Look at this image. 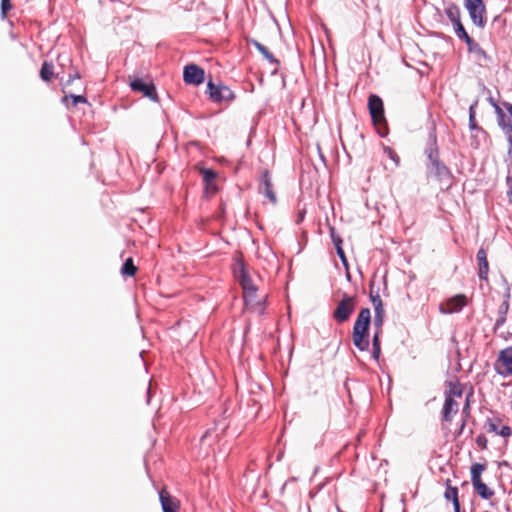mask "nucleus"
Instances as JSON below:
<instances>
[{
  "label": "nucleus",
  "instance_id": "nucleus-1",
  "mask_svg": "<svg viewBox=\"0 0 512 512\" xmlns=\"http://www.w3.org/2000/svg\"><path fill=\"white\" fill-rule=\"evenodd\" d=\"M234 275L242 287L246 309L261 315L264 314L267 295H258L256 280L243 262H238L235 265Z\"/></svg>",
  "mask_w": 512,
  "mask_h": 512
},
{
  "label": "nucleus",
  "instance_id": "nucleus-2",
  "mask_svg": "<svg viewBox=\"0 0 512 512\" xmlns=\"http://www.w3.org/2000/svg\"><path fill=\"white\" fill-rule=\"evenodd\" d=\"M371 323V313L369 308H362L354 323L352 340L353 344L361 351H366L369 347V327Z\"/></svg>",
  "mask_w": 512,
  "mask_h": 512
},
{
  "label": "nucleus",
  "instance_id": "nucleus-3",
  "mask_svg": "<svg viewBox=\"0 0 512 512\" xmlns=\"http://www.w3.org/2000/svg\"><path fill=\"white\" fill-rule=\"evenodd\" d=\"M429 178L436 182L441 190L448 189L452 184V174L450 170L430 152Z\"/></svg>",
  "mask_w": 512,
  "mask_h": 512
},
{
  "label": "nucleus",
  "instance_id": "nucleus-4",
  "mask_svg": "<svg viewBox=\"0 0 512 512\" xmlns=\"http://www.w3.org/2000/svg\"><path fill=\"white\" fill-rule=\"evenodd\" d=\"M356 308V297L343 294L342 299L338 302L332 317L338 323H344L349 320Z\"/></svg>",
  "mask_w": 512,
  "mask_h": 512
},
{
  "label": "nucleus",
  "instance_id": "nucleus-5",
  "mask_svg": "<svg viewBox=\"0 0 512 512\" xmlns=\"http://www.w3.org/2000/svg\"><path fill=\"white\" fill-rule=\"evenodd\" d=\"M486 469L485 464L474 463L471 466V481L477 493L484 499H489L494 493L482 482L481 474Z\"/></svg>",
  "mask_w": 512,
  "mask_h": 512
},
{
  "label": "nucleus",
  "instance_id": "nucleus-6",
  "mask_svg": "<svg viewBox=\"0 0 512 512\" xmlns=\"http://www.w3.org/2000/svg\"><path fill=\"white\" fill-rule=\"evenodd\" d=\"M495 371L504 377L512 376V347L501 350L494 363Z\"/></svg>",
  "mask_w": 512,
  "mask_h": 512
},
{
  "label": "nucleus",
  "instance_id": "nucleus-7",
  "mask_svg": "<svg viewBox=\"0 0 512 512\" xmlns=\"http://www.w3.org/2000/svg\"><path fill=\"white\" fill-rule=\"evenodd\" d=\"M368 109L375 126L379 127L380 125L385 124L386 119L384 115L383 101L378 95L371 94L369 96Z\"/></svg>",
  "mask_w": 512,
  "mask_h": 512
},
{
  "label": "nucleus",
  "instance_id": "nucleus-8",
  "mask_svg": "<svg viewBox=\"0 0 512 512\" xmlns=\"http://www.w3.org/2000/svg\"><path fill=\"white\" fill-rule=\"evenodd\" d=\"M129 85L132 91L141 93L150 100L158 102L156 87L152 82H144L140 78H133L130 79Z\"/></svg>",
  "mask_w": 512,
  "mask_h": 512
},
{
  "label": "nucleus",
  "instance_id": "nucleus-9",
  "mask_svg": "<svg viewBox=\"0 0 512 512\" xmlns=\"http://www.w3.org/2000/svg\"><path fill=\"white\" fill-rule=\"evenodd\" d=\"M210 98L214 102L231 101L234 99L232 90L225 85H215L212 81L207 85Z\"/></svg>",
  "mask_w": 512,
  "mask_h": 512
},
{
  "label": "nucleus",
  "instance_id": "nucleus-10",
  "mask_svg": "<svg viewBox=\"0 0 512 512\" xmlns=\"http://www.w3.org/2000/svg\"><path fill=\"white\" fill-rule=\"evenodd\" d=\"M258 191L260 194H263L271 204L275 205L277 203V196L268 170H264L261 174Z\"/></svg>",
  "mask_w": 512,
  "mask_h": 512
},
{
  "label": "nucleus",
  "instance_id": "nucleus-11",
  "mask_svg": "<svg viewBox=\"0 0 512 512\" xmlns=\"http://www.w3.org/2000/svg\"><path fill=\"white\" fill-rule=\"evenodd\" d=\"M467 305V297L464 294H458L449 298L445 303H442L439 310L443 314H452L462 310Z\"/></svg>",
  "mask_w": 512,
  "mask_h": 512
},
{
  "label": "nucleus",
  "instance_id": "nucleus-12",
  "mask_svg": "<svg viewBox=\"0 0 512 512\" xmlns=\"http://www.w3.org/2000/svg\"><path fill=\"white\" fill-rule=\"evenodd\" d=\"M370 300L375 311L374 326L380 329L383 325L385 311L379 293L377 291L374 292L373 290L372 282L370 283Z\"/></svg>",
  "mask_w": 512,
  "mask_h": 512
},
{
  "label": "nucleus",
  "instance_id": "nucleus-13",
  "mask_svg": "<svg viewBox=\"0 0 512 512\" xmlns=\"http://www.w3.org/2000/svg\"><path fill=\"white\" fill-rule=\"evenodd\" d=\"M184 82L199 85L204 81V70L195 64L185 66L183 72Z\"/></svg>",
  "mask_w": 512,
  "mask_h": 512
},
{
  "label": "nucleus",
  "instance_id": "nucleus-14",
  "mask_svg": "<svg viewBox=\"0 0 512 512\" xmlns=\"http://www.w3.org/2000/svg\"><path fill=\"white\" fill-rule=\"evenodd\" d=\"M199 172L205 183V194L208 196L215 195L218 191L216 185L217 173L214 170L207 168H200Z\"/></svg>",
  "mask_w": 512,
  "mask_h": 512
},
{
  "label": "nucleus",
  "instance_id": "nucleus-15",
  "mask_svg": "<svg viewBox=\"0 0 512 512\" xmlns=\"http://www.w3.org/2000/svg\"><path fill=\"white\" fill-rule=\"evenodd\" d=\"M159 499L163 512H177L180 508L179 500L173 497L166 488L159 492Z\"/></svg>",
  "mask_w": 512,
  "mask_h": 512
},
{
  "label": "nucleus",
  "instance_id": "nucleus-16",
  "mask_svg": "<svg viewBox=\"0 0 512 512\" xmlns=\"http://www.w3.org/2000/svg\"><path fill=\"white\" fill-rule=\"evenodd\" d=\"M266 20L270 24V30L276 28L279 32H281L283 30L288 31L292 29L290 20L285 12L280 14L279 19H275L272 15H268Z\"/></svg>",
  "mask_w": 512,
  "mask_h": 512
},
{
  "label": "nucleus",
  "instance_id": "nucleus-17",
  "mask_svg": "<svg viewBox=\"0 0 512 512\" xmlns=\"http://www.w3.org/2000/svg\"><path fill=\"white\" fill-rule=\"evenodd\" d=\"M478 262V276L481 280H488L489 262L487 259V252L484 248H480L476 255Z\"/></svg>",
  "mask_w": 512,
  "mask_h": 512
},
{
  "label": "nucleus",
  "instance_id": "nucleus-18",
  "mask_svg": "<svg viewBox=\"0 0 512 512\" xmlns=\"http://www.w3.org/2000/svg\"><path fill=\"white\" fill-rule=\"evenodd\" d=\"M458 411L459 404L456 400H453L451 398L445 399L442 408V421L450 423L453 419V416L456 415Z\"/></svg>",
  "mask_w": 512,
  "mask_h": 512
},
{
  "label": "nucleus",
  "instance_id": "nucleus-19",
  "mask_svg": "<svg viewBox=\"0 0 512 512\" xmlns=\"http://www.w3.org/2000/svg\"><path fill=\"white\" fill-rule=\"evenodd\" d=\"M469 15L471 17V20L473 23L479 27L483 28V15L485 13V6L483 4L478 5H469V7H466Z\"/></svg>",
  "mask_w": 512,
  "mask_h": 512
},
{
  "label": "nucleus",
  "instance_id": "nucleus-20",
  "mask_svg": "<svg viewBox=\"0 0 512 512\" xmlns=\"http://www.w3.org/2000/svg\"><path fill=\"white\" fill-rule=\"evenodd\" d=\"M446 15L453 24L455 32H466L460 20V10L457 6H451L446 9Z\"/></svg>",
  "mask_w": 512,
  "mask_h": 512
},
{
  "label": "nucleus",
  "instance_id": "nucleus-21",
  "mask_svg": "<svg viewBox=\"0 0 512 512\" xmlns=\"http://www.w3.org/2000/svg\"><path fill=\"white\" fill-rule=\"evenodd\" d=\"M463 395V385L459 381L447 382V389L445 391V399L451 398L456 400Z\"/></svg>",
  "mask_w": 512,
  "mask_h": 512
},
{
  "label": "nucleus",
  "instance_id": "nucleus-22",
  "mask_svg": "<svg viewBox=\"0 0 512 512\" xmlns=\"http://www.w3.org/2000/svg\"><path fill=\"white\" fill-rule=\"evenodd\" d=\"M451 481L447 480V487L444 493V496L447 500H451L453 502V507L455 512H460V503L458 499V489L457 487H453L450 485Z\"/></svg>",
  "mask_w": 512,
  "mask_h": 512
},
{
  "label": "nucleus",
  "instance_id": "nucleus-23",
  "mask_svg": "<svg viewBox=\"0 0 512 512\" xmlns=\"http://www.w3.org/2000/svg\"><path fill=\"white\" fill-rule=\"evenodd\" d=\"M40 77L45 82H49L55 77L54 66L52 63L47 61L43 62L40 70Z\"/></svg>",
  "mask_w": 512,
  "mask_h": 512
},
{
  "label": "nucleus",
  "instance_id": "nucleus-24",
  "mask_svg": "<svg viewBox=\"0 0 512 512\" xmlns=\"http://www.w3.org/2000/svg\"><path fill=\"white\" fill-rule=\"evenodd\" d=\"M375 328H376V331L374 333L373 340H372V348H373L372 355L375 360H378L380 357V354H381L380 334L382 331V327L380 329L377 327H375Z\"/></svg>",
  "mask_w": 512,
  "mask_h": 512
},
{
  "label": "nucleus",
  "instance_id": "nucleus-25",
  "mask_svg": "<svg viewBox=\"0 0 512 512\" xmlns=\"http://www.w3.org/2000/svg\"><path fill=\"white\" fill-rule=\"evenodd\" d=\"M508 310H509V302H508V299H506L499 306V309H498L499 316H498V318L496 320L495 328H498V327L502 326L505 323L506 315L508 313Z\"/></svg>",
  "mask_w": 512,
  "mask_h": 512
},
{
  "label": "nucleus",
  "instance_id": "nucleus-26",
  "mask_svg": "<svg viewBox=\"0 0 512 512\" xmlns=\"http://www.w3.org/2000/svg\"><path fill=\"white\" fill-rule=\"evenodd\" d=\"M138 268L135 266L133 259L127 258L121 268V274L123 276L133 277L135 276Z\"/></svg>",
  "mask_w": 512,
  "mask_h": 512
},
{
  "label": "nucleus",
  "instance_id": "nucleus-27",
  "mask_svg": "<svg viewBox=\"0 0 512 512\" xmlns=\"http://www.w3.org/2000/svg\"><path fill=\"white\" fill-rule=\"evenodd\" d=\"M498 125L504 131L508 140L512 142V122L510 119H507L506 116L497 120Z\"/></svg>",
  "mask_w": 512,
  "mask_h": 512
},
{
  "label": "nucleus",
  "instance_id": "nucleus-28",
  "mask_svg": "<svg viewBox=\"0 0 512 512\" xmlns=\"http://www.w3.org/2000/svg\"><path fill=\"white\" fill-rule=\"evenodd\" d=\"M331 237H332V241H333V243L335 245L336 252H337L338 256L341 258V260L344 263H346L345 253H344L343 248H342V239L340 238V236L335 235L333 229L331 230Z\"/></svg>",
  "mask_w": 512,
  "mask_h": 512
},
{
  "label": "nucleus",
  "instance_id": "nucleus-29",
  "mask_svg": "<svg viewBox=\"0 0 512 512\" xmlns=\"http://www.w3.org/2000/svg\"><path fill=\"white\" fill-rule=\"evenodd\" d=\"M254 46L258 49V51L270 62L277 63V60L274 56L268 51V49L262 45L260 42L253 40Z\"/></svg>",
  "mask_w": 512,
  "mask_h": 512
},
{
  "label": "nucleus",
  "instance_id": "nucleus-30",
  "mask_svg": "<svg viewBox=\"0 0 512 512\" xmlns=\"http://www.w3.org/2000/svg\"><path fill=\"white\" fill-rule=\"evenodd\" d=\"M478 105V101H474V103L469 108V127L471 130L477 129V122H476V107Z\"/></svg>",
  "mask_w": 512,
  "mask_h": 512
},
{
  "label": "nucleus",
  "instance_id": "nucleus-31",
  "mask_svg": "<svg viewBox=\"0 0 512 512\" xmlns=\"http://www.w3.org/2000/svg\"><path fill=\"white\" fill-rule=\"evenodd\" d=\"M68 99H72V105L76 106L78 103H87L86 97L82 95H70V96H64L63 102H67Z\"/></svg>",
  "mask_w": 512,
  "mask_h": 512
},
{
  "label": "nucleus",
  "instance_id": "nucleus-32",
  "mask_svg": "<svg viewBox=\"0 0 512 512\" xmlns=\"http://www.w3.org/2000/svg\"><path fill=\"white\" fill-rule=\"evenodd\" d=\"M500 422L499 419H487L486 421V425H487V431L490 432V433H496L498 434L499 430L498 429V423Z\"/></svg>",
  "mask_w": 512,
  "mask_h": 512
},
{
  "label": "nucleus",
  "instance_id": "nucleus-33",
  "mask_svg": "<svg viewBox=\"0 0 512 512\" xmlns=\"http://www.w3.org/2000/svg\"><path fill=\"white\" fill-rule=\"evenodd\" d=\"M459 36L467 43L469 51H480L478 45L473 42L469 34H459Z\"/></svg>",
  "mask_w": 512,
  "mask_h": 512
},
{
  "label": "nucleus",
  "instance_id": "nucleus-34",
  "mask_svg": "<svg viewBox=\"0 0 512 512\" xmlns=\"http://www.w3.org/2000/svg\"><path fill=\"white\" fill-rule=\"evenodd\" d=\"M384 152L394 162V165L397 167L400 163V157L398 156V154L389 147H385Z\"/></svg>",
  "mask_w": 512,
  "mask_h": 512
},
{
  "label": "nucleus",
  "instance_id": "nucleus-35",
  "mask_svg": "<svg viewBox=\"0 0 512 512\" xmlns=\"http://www.w3.org/2000/svg\"><path fill=\"white\" fill-rule=\"evenodd\" d=\"M476 443L480 449L484 450L487 448L488 440L484 434H479L476 437Z\"/></svg>",
  "mask_w": 512,
  "mask_h": 512
},
{
  "label": "nucleus",
  "instance_id": "nucleus-36",
  "mask_svg": "<svg viewBox=\"0 0 512 512\" xmlns=\"http://www.w3.org/2000/svg\"><path fill=\"white\" fill-rule=\"evenodd\" d=\"M11 8V0H1V13L3 17L6 16V14L11 10Z\"/></svg>",
  "mask_w": 512,
  "mask_h": 512
},
{
  "label": "nucleus",
  "instance_id": "nucleus-37",
  "mask_svg": "<svg viewBox=\"0 0 512 512\" xmlns=\"http://www.w3.org/2000/svg\"><path fill=\"white\" fill-rule=\"evenodd\" d=\"M512 434V429L509 426H502L498 432V435L502 437H509Z\"/></svg>",
  "mask_w": 512,
  "mask_h": 512
},
{
  "label": "nucleus",
  "instance_id": "nucleus-38",
  "mask_svg": "<svg viewBox=\"0 0 512 512\" xmlns=\"http://www.w3.org/2000/svg\"><path fill=\"white\" fill-rule=\"evenodd\" d=\"M506 184L508 186L507 196L509 198V202L512 203V175L507 177Z\"/></svg>",
  "mask_w": 512,
  "mask_h": 512
},
{
  "label": "nucleus",
  "instance_id": "nucleus-39",
  "mask_svg": "<svg viewBox=\"0 0 512 512\" xmlns=\"http://www.w3.org/2000/svg\"><path fill=\"white\" fill-rule=\"evenodd\" d=\"M493 108H494L495 113L497 115V120L500 119V118L505 117V114H504L502 108L497 103H493Z\"/></svg>",
  "mask_w": 512,
  "mask_h": 512
},
{
  "label": "nucleus",
  "instance_id": "nucleus-40",
  "mask_svg": "<svg viewBox=\"0 0 512 512\" xmlns=\"http://www.w3.org/2000/svg\"><path fill=\"white\" fill-rule=\"evenodd\" d=\"M493 108H494L495 113L497 115V120L500 119V118L505 117V114H504L502 108L497 103H493Z\"/></svg>",
  "mask_w": 512,
  "mask_h": 512
},
{
  "label": "nucleus",
  "instance_id": "nucleus-41",
  "mask_svg": "<svg viewBox=\"0 0 512 512\" xmlns=\"http://www.w3.org/2000/svg\"><path fill=\"white\" fill-rule=\"evenodd\" d=\"M483 4V0H465V6Z\"/></svg>",
  "mask_w": 512,
  "mask_h": 512
},
{
  "label": "nucleus",
  "instance_id": "nucleus-42",
  "mask_svg": "<svg viewBox=\"0 0 512 512\" xmlns=\"http://www.w3.org/2000/svg\"><path fill=\"white\" fill-rule=\"evenodd\" d=\"M504 107L507 109V111L509 112V114L512 117V104L506 102V103H504Z\"/></svg>",
  "mask_w": 512,
  "mask_h": 512
},
{
  "label": "nucleus",
  "instance_id": "nucleus-43",
  "mask_svg": "<svg viewBox=\"0 0 512 512\" xmlns=\"http://www.w3.org/2000/svg\"><path fill=\"white\" fill-rule=\"evenodd\" d=\"M469 408H470L469 400L467 399L466 404H465V406L463 408V413L468 414L469 413Z\"/></svg>",
  "mask_w": 512,
  "mask_h": 512
},
{
  "label": "nucleus",
  "instance_id": "nucleus-44",
  "mask_svg": "<svg viewBox=\"0 0 512 512\" xmlns=\"http://www.w3.org/2000/svg\"><path fill=\"white\" fill-rule=\"evenodd\" d=\"M79 78H80L79 73H75L74 75H70L68 83L72 82L74 79H79Z\"/></svg>",
  "mask_w": 512,
  "mask_h": 512
},
{
  "label": "nucleus",
  "instance_id": "nucleus-45",
  "mask_svg": "<svg viewBox=\"0 0 512 512\" xmlns=\"http://www.w3.org/2000/svg\"><path fill=\"white\" fill-rule=\"evenodd\" d=\"M465 425H466V420L464 419V420L462 421V424H461V427H460V431H459V433H461V432H462V430H463V428L465 427Z\"/></svg>",
  "mask_w": 512,
  "mask_h": 512
},
{
  "label": "nucleus",
  "instance_id": "nucleus-46",
  "mask_svg": "<svg viewBox=\"0 0 512 512\" xmlns=\"http://www.w3.org/2000/svg\"><path fill=\"white\" fill-rule=\"evenodd\" d=\"M489 102H490V104H491L492 106H493V103H496V102H495V100H494L492 97H490V98H489Z\"/></svg>",
  "mask_w": 512,
  "mask_h": 512
},
{
  "label": "nucleus",
  "instance_id": "nucleus-47",
  "mask_svg": "<svg viewBox=\"0 0 512 512\" xmlns=\"http://www.w3.org/2000/svg\"><path fill=\"white\" fill-rule=\"evenodd\" d=\"M310 39H311L312 48L314 49V39H313V37H311Z\"/></svg>",
  "mask_w": 512,
  "mask_h": 512
}]
</instances>
